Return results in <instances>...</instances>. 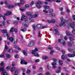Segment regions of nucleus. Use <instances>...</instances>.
Here are the masks:
<instances>
[{"instance_id": "obj_1", "label": "nucleus", "mask_w": 75, "mask_h": 75, "mask_svg": "<svg viewBox=\"0 0 75 75\" xmlns=\"http://www.w3.org/2000/svg\"><path fill=\"white\" fill-rule=\"evenodd\" d=\"M5 65L3 61L1 62V63L0 64V71H2L3 73V75H7V73L6 72V71L5 70V69H4V68L5 67L4 66Z\"/></svg>"}, {"instance_id": "obj_2", "label": "nucleus", "mask_w": 75, "mask_h": 75, "mask_svg": "<svg viewBox=\"0 0 75 75\" xmlns=\"http://www.w3.org/2000/svg\"><path fill=\"white\" fill-rule=\"evenodd\" d=\"M61 23L59 24V25L61 27V26H65V20L63 18H61Z\"/></svg>"}, {"instance_id": "obj_3", "label": "nucleus", "mask_w": 75, "mask_h": 75, "mask_svg": "<svg viewBox=\"0 0 75 75\" xmlns=\"http://www.w3.org/2000/svg\"><path fill=\"white\" fill-rule=\"evenodd\" d=\"M42 4V3L41 1H38L36 3V5L38 8H40L41 7L40 4Z\"/></svg>"}, {"instance_id": "obj_4", "label": "nucleus", "mask_w": 75, "mask_h": 75, "mask_svg": "<svg viewBox=\"0 0 75 75\" xmlns=\"http://www.w3.org/2000/svg\"><path fill=\"white\" fill-rule=\"evenodd\" d=\"M20 3H16L15 4V6H21V4H24V0H21Z\"/></svg>"}, {"instance_id": "obj_5", "label": "nucleus", "mask_w": 75, "mask_h": 75, "mask_svg": "<svg viewBox=\"0 0 75 75\" xmlns=\"http://www.w3.org/2000/svg\"><path fill=\"white\" fill-rule=\"evenodd\" d=\"M32 53L33 54H34V56H35V57H40V55H39V54H38V53L35 52L34 51V50L32 51Z\"/></svg>"}, {"instance_id": "obj_6", "label": "nucleus", "mask_w": 75, "mask_h": 75, "mask_svg": "<svg viewBox=\"0 0 75 75\" xmlns=\"http://www.w3.org/2000/svg\"><path fill=\"white\" fill-rule=\"evenodd\" d=\"M39 15V14H38V12H35V14L33 15H32L31 16V18H35V17H38Z\"/></svg>"}, {"instance_id": "obj_7", "label": "nucleus", "mask_w": 75, "mask_h": 75, "mask_svg": "<svg viewBox=\"0 0 75 75\" xmlns=\"http://www.w3.org/2000/svg\"><path fill=\"white\" fill-rule=\"evenodd\" d=\"M27 18V16H24V15H22V17L21 18V20L22 21L23 19H24V21H26L27 20L26 19Z\"/></svg>"}, {"instance_id": "obj_8", "label": "nucleus", "mask_w": 75, "mask_h": 75, "mask_svg": "<svg viewBox=\"0 0 75 75\" xmlns=\"http://www.w3.org/2000/svg\"><path fill=\"white\" fill-rule=\"evenodd\" d=\"M70 25L72 28H74L75 26V22H72V23H70Z\"/></svg>"}, {"instance_id": "obj_9", "label": "nucleus", "mask_w": 75, "mask_h": 75, "mask_svg": "<svg viewBox=\"0 0 75 75\" xmlns=\"http://www.w3.org/2000/svg\"><path fill=\"white\" fill-rule=\"evenodd\" d=\"M23 27H27L29 25V24L28 23L25 22L23 23Z\"/></svg>"}, {"instance_id": "obj_10", "label": "nucleus", "mask_w": 75, "mask_h": 75, "mask_svg": "<svg viewBox=\"0 0 75 75\" xmlns=\"http://www.w3.org/2000/svg\"><path fill=\"white\" fill-rule=\"evenodd\" d=\"M21 64H24L25 65H27V63L25 62V61L24 60H22L21 62Z\"/></svg>"}, {"instance_id": "obj_11", "label": "nucleus", "mask_w": 75, "mask_h": 75, "mask_svg": "<svg viewBox=\"0 0 75 75\" xmlns=\"http://www.w3.org/2000/svg\"><path fill=\"white\" fill-rule=\"evenodd\" d=\"M34 42L33 41H31L30 42V43L28 45L29 47H32L33 45H34Z\"/></svg>"}, {"instance_id": "obj_12", "label": "nucleus", "mask_w": 75, "mask_h": 75, "mask_svg": "<svg viewBox=\"0 0 75 75\" xmlns=\"http://www.w3.org/2000/svg\"><path fill=\"white\" fill-rule=\"evenodd\" d=\"M27 21L28 22H29L30 23V22H35V20L33 19H32L30 18H28L27 19Z\"/></svg>"}, {"instance_id": "obj_13", "label": "nucleus", "mask_w": 75, "mask_h": 75, "mask_svg": "<svg viewBox=\"0 0 75 75\" xmlns=\"http://www.w3.org/2000/svg\"><path fill=\"white\" fill-rule=\"evenodd\" d=\"M67 57V56L63 54L61 56L62 59L63 60H65L66 59V58Z\"/></svg>"}, {"instance_id": "obj_14", "label": "nucleus", "mask_w": 75, "mask_h": 75, "mask_svg": "<svg viewBox=\"0 0 75 75\" xmlns=\"http://www.w3.org/2000/svg\"><path fill=\"white\" fill-rule=\"evenodd\" d=\"M11 14V12L10 11H7L6 13H4L5 16H9Z\"/></svg>"}, {"instance_id": "obj_15", "label": "nucleus", "mask_w": 75, "mask_h": 75, "mask_svg": "<svg viewBox=\"0 0 75 75\" xmlns=\"http://www.w3.org/2000/svg\"><path fill=\"white\" fill-rule=\"evenodd\" d=\"M52 65L53 68H56V66H55L57 65V63L56 62H53L52 64Z\"/></svg>"}, {"instance_id": "obj_16", "label": "nucleus", "mask_w": 75, "mask_h": 75, "mask_svg": "<svg viewBox=\"0 0 75 75\" xmlns=\"http://www.w3.org/2000/svg\"><path fill=\"white\" fill-rule=\"evenodd\" d=\"M68 56L69 57H75V55L74 53L72 54L69 53L68 54Z\"/></svg>"}, {"instance_id": "obj_17", "label": "nucleus", "mask_w": 75, "mask_h": 75, "mask_svg": "<svg viewBox=\"0 0 75 75\" xmlns=\"http://www.w3.org/2000/svg\"><path fill=\"white\" fill-rule=\"evenodd\" d=\"M26 14L27 16H30V17H31L32 15H31V13L30 12H26Z\"/></svg>"}, {"instance_id": "obj_18", "label": "nucleus", "mask_w": 75, "mask_h": 75, "mask_svg": "<svg viewBox=\"0 0 75 75\" xmlns=\"http://www.w3.org/2000/svg\"><path fill=\"white\" fill-rule=\"evenodd\" d=\"M66 33L67 35H70V36H72V37H74V35L70 34L69 32H68V31H66Z\"/></svg>"}, {"instance_id": "obj_19", "label": "nucleus", "mask_w": 75, "mask_h": 75, "mask_svg": "<svg viewBox=\"0 0 75 75\" xmlns=\"http://www.w3.org/2000/svg\"><path fill=\"white\" fill-rule=\"evenodd\" d=\"M50 16L51 17H56V15L55 13H52Z\"/></svg>"}, {"instance_id": "obj_20", "label": "nucleus", "mask_w": 75, "mask_h": 75, "mask_svg": "<svg viewBox=\"0 0 75 75\" xmlns=\"http://www.w3.org/2000/svg\"><path fill=\"white\" fill-rule=\"evenodd\" d=\"M8 7L9 8H13L14 7V6L10 5H8Z\"/></svg>"}, {"instance_id": "obj_21", "label": "nucleus", "mask_w": 75, "mask_h": 75, "mask_svg": "<svg viewBox=\"0 0 75 75\" xmlns=\"http://www.w3.org/2000/svg\"><path fill=\"white\" fill-rule=\"evenodd\" d=\"M8 51L10 53H13L14 51V50H13L12 49H10L8 50Z\"/></svg>"}, {"instance_id": "obj_22", "label": "nucleus", "mask_w": 75, "mask_h": 75, "mask_svg": "<svg viewBox=\"0 0 75 75\" xmlns=\"http://www.w3.org/2000/svg\"><path fill=\"white\" fill-rule=\"evenodd\" d=\"M32 27H33V30H34V31L36 30V29H35V28H36V27H35V24H33L32 25Z\"/></svg>"}, {"instance_id": "obj_23", "label": "nucleus", "mask_w": 75, "mask_h": 75, "mask_svg": "<svg viewBox=\"0 0 75 75\" xmlns=\"http://www.w3.org/2000/svg\"><path fill=\"white\" fill-rule=\"evenodd\" d=\"M42 58L43 59H48V57L46 56H43Z\"/></svg>"}, {"instance_id": "obj_24", "label": "nucleus", "mask_w": 75, "mask_h": 75, "mask_svg": "<svg viewBox=\"0 0 75 75\" xmlns=\"http://www.w3.org/2000/svg\"><path fill=\"white\" fill-rule=\"evenodd\" d=\"M14 31V28H12L11 29L9 33H12V32H13Z\"/></svg>"}, {"instance_id": "obj_25", "label": "nucleus", "mask_w": 75, "mask_h": 75, "mask_svg": "<svg viewBox=\"0 0 75 75\" xmlns=\"http://www.w3.org/2000/svg\"><path fill=\"white\" fill-rule=\"evenodd\" d=\"M68 50L69 51H70V52H73L74 51V49H68Z\"/></svg>"}, {"instance_id": "obj_26", "label": "nucleus", "mask_w": 75, "mask_h": 75, "mask_svg": "<svg viewBox=\"0 0 75 75\" xmlns=\"http://www.w3.org/2000/svg\"><path fill=\"white\" fill-rule=\"evenodd\" d=\"M9 40L11 41V42H13L14 41V39H13V38L11 37L10 38Z\"/></svg>"}, {"instance_id": "obj_27", "label": "nucleus", "mask_w": 75, "mask_h": 75, "mask_svg": "<svg viewBox=\"0 0 75 75\" xmlns=\"http://www.w3.org/2000/svg\"><path fill=\"white\" fill-rule=\"evenodd\" d=\"M43 7H44V8L45 9H48V8H50V6H44Z\"/></svg>"}, {"instance_id": "obj_28", "label": "nucleus", "mask_w": 75, "mask_h": 75, "mask_svg": "<svg viewBox=\"0 0 75 75\" xmlns=\"http://www.w3.org/2000/svg\"><path fill=\"white\" fill-rule=\"evenodd\" d=\"M14 44H16L17 42V39H15L14 40Z\"/></svg>"}, {"instance_id": "obj_29", "label": "nucleus", "mask_w": 75, "mask_h": 75, "mask_svg": "<svg viewBox=\"0 0 75 75\" xmlns=\"http://www.w3.org/2000/svg\"><path fill=\"white\" fill-rule=\"evenodd\" d=\"M23 53L24 54V55L25 56H27V52L25 50L23 51Z\"/></svg>"}, {"instance_id": "obj_30", "label": "nucleus", "mask_w": 75, "mask_h": 75, "mask_svg": "<svg viewBox=\"0 0 75 75\" xmlns=\"http://www.w3.org/2000/svg\"><path fill=\"white\" fill-rule=\"evenodd\" d=\"M51 23H55V21L54 19H52L51 20Z\"/></svg>"}, {"instance_id": "obj_31", "label": "nucleus", "mask_w": 75, "mask_h": 75, "mask_svg": "<svg viewBox=\"0 0 75 75\" xmlns=\"http://www.w3.org/2000/svg\"><path fill=\"white\" fill-rule=\"evenodd\" d=\"M6 57L7 58H10V57H11L10 56V54H6Z\"/></svg>"}, {"instance_id": "obj_32", "label": "nucleus", "mask_w": 75, "mask_h": 75, "mask_svg": "<svg viewBox=\"0 0 75 75\" xmlns=\"http://www.w3.org/2000/svg\"><path fill=\"white\" fill-rule=\"evenodd\" d=\"M15 70V67H13L11 68V72H13Z\"/></svg>"}, {"instance_id": "obj_33", "label": "nucleus", "mask_w": 75, "mask_h": 75, "mask_svg": "<svg viewBox=\"0 0 75 75\" xmlns=\"http://www.w3.org/2000/svg\"><path fill=\"white\" fill-rule=\"evenodd\" d=\"M54 31L55 32V34H58V29H55Z\"/></svg>"}, {"instance_id": "obj_34", "label": "nucleus", "mask_w": 75, "mask_h": 75, "mask_svg": "<svg viewBox=\"0 0 75 75\" xmlns=\"http://www.w3.org/2000/svg\"><path fill=\"white\" fill-rule=\"evenodd\" d=\"M67 45L68 46H69V47H71V46H72V44H71L70 42H68Z\"/></svg>"}, {"instance_id": "obj_35", "label": "nucleus", "mask_w": 75, "mask_h": 75, "mask_svg": "<svg viewBox=\"0 0 75 75\" xmlns=\"http://www.w3.org/2000/svg\"><path fill=\"white\" fill-rule=\"evenodd\" d=\"M59 64L60 65H62V64H63L62 61L60 60V61H59Z\"/></svg>"}, {"instance_id": "obj_36", "label": "nucleus", "mask_w": 75, "mask_h": 75, "mask_svg": "<svg viewBox=\"0 0 75 75\" xmlns=\"http://www.w3.org/2000/svg\"><path fill=\"white\" fill-rule=\"evenodd\" d=\"M1 31L3 33H7V30H1Z\"/></svg>"}, {"instance_id": "obj_37", "label": "nucleus", "mask_w": 75, "mask_h": 75, "mask_svg": "<svg viewBox=\"0 0 75 75\" xmlns=\"http://www.w3.org/2000/svg\"><path fill=\"white\" fill-rule=\"evenodd\" d=\"M32 51H34V52H37V51H38V50L37 48H35L34 50H33Z\"/></svg>"}, {"instance_id": "obj_38", "label": "nucleus", "mask_w": 75, "mask_h": 75, "mask_svg": "<svg viewBox=\"0 0 75 75\" xmlns=\"http://www.w3.org/2000/svg\"><path fill=\"white\" fill-rule=\"evenodd\" d=\"M37 27L38 28H41V25L40 24H38L37 25Z\"/></svg>"}, {"instance_id": "obj_39", "label": "nucleus", "mask_w": 75, "mask_h": 75, "mask_svg": "<svg viewBox=\"0 0 75 75\" xmlns=\"http://www.w3.org/2000/svg\"><path fill=\"white\" fill-rule=\"evenodd\" d=\"M31 72V71L30 70H27L26 71L27 74H30Z\"/></svg>"}, {"instance_id": "obj_40", "label": "nucleus", "mask_w": 75, "mask_h": 75, "mask_svg": "<svg viewBox=\"0 0 75 75\" xmlns=\"http://www.w3.org/2000/svg\"><path fill=\"white\" fill-rule=\"evenodd\" d=\"M49 11L50 13H52L54 11V10L52 9H50L49 10Z\"/></svg>"}, {"instance_id": "obj_41", "label": "nucleus", "mask_w": 75, "mask_h": 75, "mask_svg": "<svg viewBox=\"0 0 75 75\" xmlns=\"http://www.w3.org/2000/svg\"><path fill=\"white\" fill-rule=\"evenodd\" d=\"M43 12H44V13H48V11H46L45 10H43Z\"/></svg>"}, {"instance_id": "obj_42", "label": "nucleus", "mask_w": 75, "mask_h": 75, "mask_svg": "<svg viewBox=\"0 0 75 75\" xmlns=\"http://www.w3.org/2000/svg\"><path fill=\"white\" fill-rule=\"evenodd\" d=\"M69 40L70 41H73L74 40V39L70 37L69 38Z\"/></svg>"}, {"instance_id": "obj_43", "label": "nucleus", "mask_w": 75, "mask_h": 75, "mask_svg": "<svg viewBox=\"0 0 75 75\" xmlns=\"http://www.w3.org/2000/svg\"><path fill=\"white\" fill-rule=\"evenodd\" d=\"M46 22L48 23H51V21L50 20H47L46 21Z\"/></svg>"}, {"instance_id": "obj_44", "label": "nucleus", "mask_w": 75, "mask_h": 75, "mask_svg": "<svg viewBox=\"0 0 75 75\" xmlns=\"http://www.w3.org/2000/svg\"><path fill=\"white\" fill-rule=\"evenodd\" d=\"M4 36H8V34L7 32L4 33Z\"/></svg>"}, {"instance_id": "obj_45", "label": "nucleus", "mask_w": 75, "mask_h": 75, "mask_svg": "<svg viewBox=\"0 0 75 75\" xmlns=\"http://www.w3.org/2000/svg\"><path fill=\"white\" fill-rule=\"evenodd\" d=\"M25 30H26V29H22L21 30V31H22L23 32H25Z\"/></svg>"}, {"instance_id": "obj_46", "label": "nucleus", "mask_w": 75, "mask_h": 75, "mask_svg": "<svg viewBox=\"0 0 75 75\" xmlns=\"http://www.w3.org/2000/svg\"><path fill=\"white\" fill-rule=\"evenodd\" d=\"M55 1H54L55 2H57V3H59V2H61V0H57L56 1V0H55Z\"/></svg>"}, {"instance_id": "obj_47", "label": "nucleus", "mask_w": 75, "mask_h": 75, "mask_svg": "<svg viewBox=\"0 0 75 75\" xmlns=\"http://www.w3.org/2000/svg\"><path fill=\"white\" fill-rule=\"evenodd\" d=\"M53 52H54V51L53 50H51V52L50 53V54L51 55H52L53 54Z\"/></svg>"}, {"instance_id": "obj_48", "label": "nucleus", "mask_w": 75, "mask_h": 75, "mask_svg": "<svg viewBox=\"0 0 75 75\" xmlns=\"http://www.w3.org/2000/svg\"><path fill=\"white\" fill-rule=\"evenodd\" d=\"M40 62V60L39 59H36L35 61V62L36 63L37 62Z\"/></svg>"}, {"instance_id": "obj_49", "label": "nucleus", "mask_w": 75, "mask_h": 75, "mask_svg": "<svg viewBox=\"0 0 75 75\" xmlns=\"http://www.w3.org/2000/svg\"><path fill=\"white\" fill-rule=\"evenodd\" d=\"M67 13H69L70 12V10L68 8H67Z\"/></svg>"}, {"instance_id": "obj_50", "label": "nucleus", "mask_w": 75, "mask_h": 75, "mask_svg": "<svg viewBox=\"0 0 75 75\" xmlns=\"http://www.w3.org/2000/svg\"><path fill=\"white\" fill-rule=\"evenodd\" d=\"M15 57L16 58H18V55L17 54H16L15 55Z\"/></svg>"}, {"instance_id": "obj_51", "label": "nucleus", "mask_w": 75, "mask_h": 75, "mask_svg": "<svg viewBox=\"0 0 75 75\" xmlns=\"http://www.w3.org/2000/svg\"><path fill=\"white\" fill-rule=\"evenodd\" d=\"M46 1H55V0H45Z\"/></svg>"}, {"instance_id": "obj_52", "label": "nucleus", "mask_w": 75, "mask_h": 75, "mask_svg": "<svg viewBox=\"0 0 75 75\" xmlns=\"http://www.w3.org/2000/svg\"><path fill=\"white\" fill-rule=\"evenodd\" d=\"M2 17L3 18L4 20H6V17H5V16H2Z\"/></svg>"}, {"instance_id": "obj_53", "label": "nucleus", "mask_w": 75, "mask_h": 75, "mask_svg": "<svg viewBox=\"0 0 75 75\" xmlns=\"http://www.w3.org/2000/svg\"><path fill=\"white\" fill-rule=\"evenodd\" d=\"M10 67H6V69L7 70H10Z\"/></svg>"}, {"instance_id": "obj_54", "label": "nucleus", "mask_w": 75, "mask_h": 75, "mask_svg": "<svg viewBox=\"0 0 75 75\" xmlns=\"http://www.w3.org/2000/svg\"><path fill=\"white\" fill-rule=\"evenodd\" d=\"M42 71V68L40 67L39 69V71L41 72V71Z\"/></svg>"}, {"instance_id": "obj_55", "label": "nucleus", "mask_w": 75, "mask_h": 75, "mask_svg": "<svg viewBox=\"0 0 75 75\" xmlns=\"http://www.w3.org/2000/svg\"><path fill=\"white\" fill-rule=\"evenodd\" d=\"M46 74V75H50V73L49 72H47Z\"/></svg>"}, {"instance_id": "obj_56", "label": "nucleus", "mask_w": 75, "mask_h": 75, "mask_svg": "<svg viewBox=\"0 0 75 75\" xmlns=\"http://www.w3.org/2000/svg\"><path fill=\"white\" fill-rule=\"evenodd\" d=\"M20 10H21V11H22V12H23V11H24V9H22L21 8H20Z\"/></svg>"}, {"instance_id": "obj_57", "label": "nucleus", "mask_w": 75, "mask_h": 75, "mask_svg": "<svg viewBox=\"0 0 75 75\" xmlns=\"http://www.w3.org/2000/svg\"><path fill=\"white\" fill-rule=\"evenodd\" d=\"M56 72L57 73H60V72H61V71H59V70H56Z\"/></svg>"}, {"instance_id": "obj_58", "label": "nucleus", "mask_w": 75, "mask_h": 75, "mask_svg": "<svg viewBox=\"0 0 75 75\" xmlns=\"http://www.w3.org/2000/svg\"><path fill=\"white\" fill-rule=\"evenodd\" d=\"M52 61H54V62H55V61H57V59H54V58L53 59H52Z\"/></svg>"}, {"instance_id": "obj_59", "label": "nucleus", "mask_w": 75, "mask_h": 75, "mask_svg": "<svg viewBox=\"0 0 75 75\" xmlns=\"http://www.w3.org/2000/svg\"><path fill=\"white\" fill-rule=\"evenodd\" d=\"M0 58H4V55H0Z\"/></svg>"}, {"instance_id": "obj_60", "label": "nucleus", "mask_w": 75, "mask_h": 75, "mask_svg": "<svg viewBox=\"0 0 75 75\" xmlns=\"http://www.w3.org/2000/svg\"><path fill=\"white\" fill-rule=\"evenodd\" d=\"M34 4V1H32V2H31L30 5L31 6H33Z\"/></svg>"}, {"instance_id": "obj_61", "label": "nucleus", "mask_w": 75, "mask_h": 75, "mask_svg": "<svg viewBox=\"0 0 75 75\" xmlns=\"http://www.w3.org/2000/svg\"><path fill=\"white\" fill-rule=\"evenodd\" d=\"M72 33L74 34H75V30H73L72 31Z\"/></svg>"}, {"instance_id": "obj_62", "label": "nucleus", "mask_w": 75, "mask_h": 75, "mask_svg": "<svg viewBox=\"0 0 75 75\" xmlns=\"http://www.w3.org/2000/svg\"><path fill=\"white\" fill-rule=\"evenodd\" d=\"M32 68L33 69H36V67H35V66H33Z\"/></svg>"}, {"instance_id": "obj_63", "label": "nucleus", "mask_w": 75, "mask_h": 75, "mask_svg": "<svg viewBox=\"0 0 75 75\" xmlns=\"http://www.w3.org/2000/svg\"><path fill=\"white\" fill-rule=\"evenodd\" d=\"M73 18L74 20H75V15L73 16Z\"/></svg>"}, {"instance_id": "obj_64", "label": "nucleus", "mask_w": 75, "mask_h": 75, "mask_svg": "<svg viewBox=\"0 0 75 75\" xmlns=\"http://www.w3.org/2000/svg\"><path fill=\"white\" fill-rule=\"evenodd\" d=\"M52 47H49L48 48V49L49 50H52Z\"/></svg>"}]
</instances>
